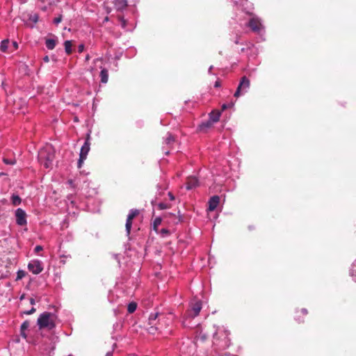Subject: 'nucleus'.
<instances>
[{
    "mask_svg": "<svg viewBox=\"0 0 356 356\" xmlns=\"http://www.w3.org/2000/svg\"><path fill=\"white\" fill-rule=\"evenodd\" d=\"M12 45H13V49H17L18 48V44L17 42H15V41L13 42Z\"/></svg>",
    "mask_w": 356,
    "mask_h": 356,
    "instance_id": "c756f323",
    "label": "nucleus"
},
{
    "mask_svg": "<svg viewBox=\"0 0 356 356\" xmlns=\"http://www.w3.org/2000/svg\"><path fill=\"white\" fill-rule=\"evenodd\" d=\"M198 186V181L195 177H189L186 184V188L191 190Z\"/></svg>",
    "mask_w": 356,
    "mask_h": 356,
    "instance_id": "ddd939ff",
    "label": "nucleus"
},
{
    "mask_svg": "<svg viewBox=\"0 0 356 356\" xmlns=\"http://www.w3.org/2000/svg\"><path fill=\"white\" fill-rule=\"evenodd\" d=\"M9 41L8 40L2 41L1 44V49L3 51H6L8 48Z\"/></svg>",
    "mask_w": 356,
    "mask_h": 356,
    "instance_id": "4be33fe9",
    "label": "nucleus"
},
{
    "mask_svg": "<svg viewBox=\"0 0 356 356\" xmlns=\"http://www.w3.org/2000/svg\"><path fill=\"white\" fill-rule=\"evenodd\" d=\"M90 136H88V138L82 146L80 154H79V160L78 162V167L80 168L83 163L84 160L86 159L87 155L90 151V143L88 141Z\"/></svg>",
    "mask_w": 356,
    "mask_h": 356,
    "instance_id": "39448f33",
    "label": "nucleus"
},
{
    "mask_svg": "<svg viewBox=\"0 0 356 356\" xmlns=\"http://www.w3.org/2000/svg\"><path fill=\"white\" fill-rule=\"evenodd\" d=\"M175 139L171 134H168V136L165 139L166 144H170L172 142H174Z\"/></svg>",
    "mask_w": 356,
    "mask_h": 356,
    "instance_id": "393cba45",
    "label": "nucleus"
},
{
    "mask_svg": "<svg viewBox=\"0 0 356 356\" xmlns=\"http://www.w3.org/2000/svg\"><path fill=\"white\" fill-rule=\"evenodd\" d=\"M15 217L17 225L21 226L26 225V214L24 210L17 209L15 211Z\"/></svg>",
    "mask_w": 356,
    "mask_h": 356,
    "instance_id": "6e6552de",
    "label": "nucleus"
},
{
    "mask_svg": "<svg viewBox=\"0 0 356 356\" xmlns=\"http://www.w3.org/2000/svg\"><path fill=\"white\" fill-rule=\"evenodd\" d=\"M84 49V46L83 44H80L78 47V50L79 52H82Z\"/></svg>",
    "mask_w": 356,
    "mask_h": 356,
    "instance_id": "7c9ffc66",
    "label": "nucleus"
},
{
    "mask_svg": "<svg viewBox=\"0 0 356 356\" xmlns=\"http://www.w3.org/2000/svg\"><path fill=\"white\" fill-rule=\"evenodd\" d=\"M219 86H220L219 82H218V81H217V82H216V83H215V86H216V87H218Z\"/></svg>",
    "mask_w": 356,
    "mask_h": 356,
    "instance_id": "58836bf2",
    "label": "nucleus"
},
{
    "mask_svg": "<svg viewBox=\"0 0 356 356\" xmlns=\"http://www.w3.org/2000/svg\"><path fill=\"white\" fill-rule=\"evenodd\" d=\"M29 270L35 275H38L43 270L41 261L38 260L31 261L28 265Z\"/></svg>",
    "mask_w": 356,
    "mask_h": 356,
    "instance_id": "0eeeda50",
    "label": "nucleus"
},
{
    "mask_svg": "<svg viewBox=\"0 0 356 356\" xmlns=\"http://www.w3.org/2000/svg\"><path fill=\"white\" fill-rule=\"evenodd\" d=\"M28 327H29V323L27 322L23 323L21 326L22 330H25V329L28 328Z\"/></svg>",
    "mask_w": 356,
    "mask_h": 356,
    "instance_id": "cd10ccee",
    "label": "nucleus"
},
{
    "mask_svg": "<svg viewBox=\"0 0 356 356\" xmlns=\"http://www.w3.org/2000/svg\"><path fill=\"white\" fill-rule=\"evenodd\" d=\"M220 198L218 196H213L209 202V210L213 211L216 209L219 204Z\"/></svg>",
    "mask_w": 356,
    "mask_h": 356,
    "instance_id": "f8f14e48",
    "label": "nucleus"
},
{
    "mask_svg": "<svg viewBox=\"0 0 356 356\" xmlns=\"http://www.w3.org/2000/svg\"><path fill=\"white\" fill-rule=\"evenodd\" d=\"M62 21V17L61 16H59L56 18L54 19V22L56 24H59L60 22Z\"/></svg>",
    "mask_w": 356,
    "mask_h": 356,
    "instance_id": "bb28decb",
    "label": "nucleus"
},
{
    "mask_svg": "<svg viewBox=\"0 0 356 356\" xmlns=\"http://www.w3.org/2000/svg\"><path fill=\"white\" fill-rule=\"evenodd\" d=\"M1 175V174H0V176Z\"/></svg>",
    "mask_w": 356,
    "mask_h": 356,
    "instance_id": "a18cd8bd",
    "label": "nucleus"
},
{
    "mask_svg": "<svg viewBox=\"0 0 356 356\" xmlns=\"http://www.w3.org/2000/svg\"><path fill=\"white\" fill-rule=\"evenodd\" d=\"M202 309V303L200 301H196L191 306V309L188 312L187 315L190 317L197 316Z\"/></svg>",
    "mask_w": 356,
    "mask_h": 356,
    "instance_id": "9b49d317",
    "label": "nucleus"
},
{
    "mask_svg": "<svg viewBox=\"0 0 356 356\" xmlns=\"http://www.w3.org/2000/svg\"><path fill=\"white\" fill-rule=\"evenodd\" d=\"M233 104H230V105H227V104H223L222 106V110H225L227 108H228L229 106H232Z\"/></svg>",
    "mask_w": 356,
    "mask_h": 356,
    "instance_id": "473e14b6",
    "label": "nucleus"
},
{
    "mask_svg": "<svg viewBox=\"0 0 356 356\" xmlns=\"http://www.w3.org/2000/svg\"><path fill=\"white\" fill-rule=\"evenodd\" d=\"M54 149L51 145H46L42 147L38 153V160L44 168H51L54 159Z\"/></svg>",
    "mask_w": 356,
    "mask_h": 356,
    "instance_id": "f257e3e1",
    "label": "nucleus"
},
{
    "mask_svg": "<svg viewBox=\"0 0 356 356\" xmlns=\"http://www.w3.org/2000/svg\"><path fill=\"white\" fill-rule=\"evenodd\" d=\"M117 10H122L127 6V1H112Z\"/></svg>",
    "mask_w": 356,
    "mask_h": 356,
    "instance_id": "dca6fc26",
    "label": "nucleus"
},
{
    "mask_svg": "<svg viewBox=\"0 0 356 356\" xmlns=\"http://www.w3.org/2000/svg\"><path fill=\"white\" fill-rule=\"evenodd\" d=\"M222 332H223V335H225V337L228 335L227 331L223 330V329L222 327H219L213 333V337H215V338L218 337V334H220V333L222 334Z\"/></svg>",
    "mask_w": 356,
    "mask_h": 356,
    "instance_id": "aec40b11",
    "label": "nucleus"
},
{
    "mask_svg": "<svg viewBox=\"0 0 356 356\" xmlns=\"http://www.w3.org/2000/svg\"><path fill=\"white\" fill-rule=\"evenodd\" d=\"M161 218H155V220H154V223H153V227H154V229L156 232L157 231V228L158 227L161 225Z\"/></svg>",
    "mask_w": 356,
    "mask_h": 356,
    "instance_id": "412c9836",
    "label": "nucleus"
},
{
    "mask_svg": "<svg viewBox=\"0 0 356 356\" xmlns=\"http://www.w3.org/2000/svg\"><path fill=\"white\" fill-rule=\"evenodd\" d=\"M45 44L49 49H53L56 47V40L51 38L47 39Z\"/></svg>",
    "mask_w": 356,
    "mask_h": 356,
    "instance_id": "2eb2a0df",
    "label": "nucleus"
},
{
    "mask_svg": "<svg viewBox=\"0 0 356 356\" xmlns=\"http://www.w3.org/2000/svg\"><path fill=\"white\" fill-rule=\"evenodd\" d=\"M248 26L252 29V31L257 33H260L264 29L261 19L256 16H253L249 20Z\"/></svg>",
    "mask_w": 356,
    "mask_h": 356,
    "instance_id": "20e7f679",
    "label": "nucleus"
},
{
    "mask_svg": "<svg viewBox=\"0 0 356 356\" xmlns=\"http://www.w3.org/2000/svg\"><path fill=\"white\" fill-rule=\"evenodd\" d=\"M106 356H113V353L111 351L108 352L106 355Z\"/></svg>",
    "mask_w": 356,
    "mask_h": 356,
    "instance_id": "c9c22d12",
    "label": "nucleus"
},
{
    "mask_svg": "<svg viewBox=\"0 0 356 356\" xmlns=\"http://www.w3.org/2000/svg\"><path fill=\"white\" fill-rule=\"evenodd\" d=\"M42 250V247L40 246V245H37L35 248V252H39L40 251H41Z\"/></svg>",
    "mask_w": 356,
    "mask_h": 356,
    "instance_id": "c85d7f7f",
    "label": "nucleus"
},
{
    "mask_svg": "<svg viewBox=\"0 0 356 356\" xmlns=\"http://www.w3.org/2000/svg\"><path fill=\"white\" fill-rule=\"evenodd\" d=\"M250 81L246 76L241 78L240 83L234 93V97H238L241 93L246 92L250 87Z\"/></svg>",
    "mask_w": 356,
    "mask_h": 356,
    "instance_id": "423d86ee",
    "label": "nucleus"
},
{
    "mask_svg": "<svg viewBox=\"0 0 356 356\" xmlns=\"http://www.w3.org/2000/svg\"><path fill=\"white\" fill-rule=\"evenodd\" d=\"M136 307H137L136 303L132 302L128 305L127 310H128L129 313L131 314L136 311Z\"/></svg>",
    "mask_w": 356,
    "mask_h": 356,
    "instance_id": "6ab92c4d",
    "label": "nucleus"
},
{
    "mask_svg": "<svg viewBox=\"0 0 356 356\" xmlns=\"http://www.w3.org/2000/svg\"><path fill=\"white\" fill-rule=\"evenodd\" d=\"M138 214V211L135 209H132L130 211L128 216H127V222H126V225H125V227H126V231H127V234L129 235V233H130V231H131V226H132V220Z\"/></svg>",
    "mask_w": 356,
    "mask_h": 356,
    "instance_id": "9d476101",
    "label": "nucleus"
},
{
    "mask_svg": "<svg viewBox=\"0 0 356 356\" xmlns=\"http://www.w3.org/2000/svg\"><path fill=\"white\" fill-rule=\"evenodd\" d=\"M89 58H89V56L88 55V56H86V60H89Z\"/></svg>",
    "mask_w": 356,
    "mask_h": 356,
    "instance_id": "37998d69",
    "label": "nucleus"
},
{
    "mask_svg": "<svg viewBox=\"0 0 356 356\" xmlns=\"http://www.w3.org/2000/svg\"><path fill=\"white\" fill-rule=\"evenodd\" d=\"M26 272L24 270H18L17 275V280H21L26 275Z\"/></svg>",
    "mask_w": 356,
    "mask_h": 356,
    "instance_id": "b1692460",
    "label": "nucleus"
},
{
    "mask_svg": "<svg viewBox=\"0 0 356 356\" xmlns=\"http://www.w3.org/2000/svg\"><path fill=\"white\" fill-rule=\"evenodd\" d=\"M3 161H4V162H5L6 163H9V161H8L7 159H4Z\"/></svg>",
    "mask_w": 356,
    "mask_h": 356,
    "instance_id": "a19ab883",
    "label": "nucleus"
},
{
    "mask_svg": "<svg viewBox=\"0 0 356 356\" xmlns=\"http://www.w3.org/2000/svg\"><path fill=\"white\" fill-rule=\"evenodd\" d=\"M35 311V309L34 308H32L31 309H30V311H28L26 312H25L26 314L29 315V314H31L33 313H34Z\"/></svg>",
    "mask_w": 356,
    "mask_h": 356,
    "instance_id": "2f4dec72",
    "label": "nucleus"
},
{
    "mask_svg": "<svg viewBox=\"0 0 356 356\" xmlns=\"http://www.w3.org/2000/svg\"><path fill=\"white\" fill-rule=\"evenodd\" d=\"M302 312L304 314H307V311L306 309H302Z\"/></svg>",
    "mask_w": 356,
    "mask_h": 356,
    "instance_id": "e433bc0d",
    "label": "nucleus"
},
{
    "mask_svg": "<svg viewBox=\"0 0 356 356\" xmlns=\"http://www.w3.org/2000/svg\"><path fill=\"white\" fill-rule=\"evenodd\" d=\"M29 19L32 21L34 23H36L38 21V15L36 13H31L29 15Z\"/></svg>",
    "mask_w": 356,
    "mask_h": 356,
    "instance_id": "5701e85b",
    "label": "nucleus"
},
{
    "mask_svg": "<svg viewBox=\"0 0 356 356\" xmlns=\"http://www.w3.org/2000/svg\"><path fill=\"white\" fill-rule=\"evenodd\" d=\"M100 76H101V81L102 83H107L108 82V71L106 69H102V71H101V73H100Z\"/></svg>",
    "mask_w": 356,
    "mask_h": 356,
    "instance_id": "4468645a",
    "label": "nucleus"
},
{
    "mask_svg": "<svg viewBox=\"0 0 356 356\" xmlns=\"http://www.w3.org/2000/svg\"><path fill=\"white\" fill-rule=\"evenodd\" d=\"M64 46H65V52L67 54H70L72 53V42L70 40L65 41L64 43Z\"/></svg>",
    "mask_w": 356,
    "mask_h": 356,
    "instance_id": "f3484780",
    "label": "nucleus"
},
{
    "mask_svg": "<svg viewBox=\"0 0 356 356\" xmlns=\"http://www.w3.org/2000/svg\"><path fill=\"white\" fill-rule=\"evenodd\" d=\"M168 195L170 197V200H175V197L173 196V195L171 193H169Z\"/></svg>",
    "mask_w": 356,
    "mask_h": 356,
    "instance_id": "72a5a7b5",
    "label": "nucleus"
},
{
    "mask_svg": "<svg viewBox=\"0 0 356 356\" xmlns=\"http://www.w3.org/2000/svg\"><path fill=\"white\" fill-rule=\"evenodd\" d=\"M162 232H163V233H168V231H167L166 229H163V230H162Z\"/></svg>",
    "mask_w": 356,
    "mask_h": 356,
    "instance_id": "79ce46f5",
    "label": "nucleus"
},
{
    "mask_svg": "<svg viewBox=\"0 0 356 356\" xmlns=\"http://www.w3.org/2000/svg\"><path fill=\"white\" fill-rule=\"evenodd\" d=\"M43 60L46 63H48L49 61V57L47 56L44 57Z\"/></svg>",
    "mask_w": 356,
    "mask_h": 356,
    "instance_id": "f704fd0d",
    "label": "nucleus"
},
{
    "mask_svg": "<svg viewBox=\"0 0 356 356\" xmlns=\"http://www.w3.org/2000/svg\"><path fill=\"white\" fill-rule=\"evenodd\" d=\"M159 316L158 313L151 314L149 317V325L150 327L147 329L149 333L154 334L157 330H161L163 325H165V321L164 318H159L158 322H156V318Z\"/></svg>",
    "mask_w": 356,
    "mask_h": 356,
    "instance_id": "7ed1b4c3",
    "label": "nucleus"
},
{
    "mask_svg": "<svg viewBox=\"0 0 356 356\" xmlns=\"http://www.w3.org/2000/svg\"><path fill=\"white\" fill-rule=\"evenodd\" d=\"M220 114H221L220 112L218 111H212L210 113L209 120L208 122H207L206 123H203L202 124V127H205L207 128L210 127L213 123L216 122L219 120Z\"/></svg>",
    "mask_w": 356,
    "mask_h": 356,
    "instance_id": "1a4fd4ad",
    "label": "nucleus"
},
{
    "mask_svg": "<svg viewBox=\"0 0 356 356\" xmlns=\"http://www.w3.org/2000/svg\"><path fill=\"white\" fill-rule=\"evenodd\" d=\"M11 200H12V203L15 206L19 205L22 201L21 198L17 195H13Z\"/></svg>",
    "mask_w": 356,
    "mask_h": 356,
    "instance_id": "a211bd4d",
    "label": "nucleus"
},
{
    "mask_svg": "<svg viewBox=\"0 0 356 356\" xmlns=\"http://www.w3.org/2000/svg\"><path fill=\"white\" fill-rule=\"evenodd\" d=\"M56 316L54 314L44 312L38 318V325L40 329L47 328L51 330L55 327Z\"/></svg>",
    "mask_w": 356,
    "mask_h": 356,
    "instance_id": "f03ea898",
    "label": "nucleus"
},
{
    "mask_svg": "<svg viewBox=\"0 0 356 356\" xmlns=\"http://www.w3.org/2000/svg\"><path fill=\"white\" fill-rule=\"evenodd\" d=\"M47 354H50L51 351L50 350H44Z\"/></svg>",
    "mask_w": 356,
    "mask_h": 356,
    "instance_id": "ea45409f",
    "label": "nucleus"
},
{
    "mask_svg": "<svg viewBox=\"0 0 356 356\" xmlns=\"http://www.w3.org/2000/svg\"><path fill=\"white\" fill-rule=\"evenodd\" d=\"M158 207H159V208L160 209H165L168 208V206L166 204H164V203L159 204Z\"/></svg>",
    "mask_w": 356,
    "mask_h": 356,
    "instance_id": "a878e982",
    "label": "nucleus"
},
{
    "mask_svg": "<svg viewBox=\"0 0 356 356\" xmlns=\"http://www.w3.org/2000/svg\"><path fill=\"white\" fill-rule=\"evenodd\" d=\"M206 339V337L205 336H203L202 337V340L205 339Z\"/></svg>",
    "mask_w": 356,
    "mask_h": 356,
    "instance_id": "c03bdc74",
    "label": "nucleus"
},
{
    "mask_svg": "<svg viewBox=\"0 0 356 356\" xmlns=\"http://www.w3.org/2000/svg\"><path fill=\"white\" fill-rule=\"evenodd\" d=\"M30 302H31V305H34V304H35V300H34V299L31 298V299L30 300Z\"/></svg>",
    "mask_w": 356,
    "mask_h": 356,
    "instance_id": "4c0bfd02",
    "label": "nucleus"
}]
</instances>
